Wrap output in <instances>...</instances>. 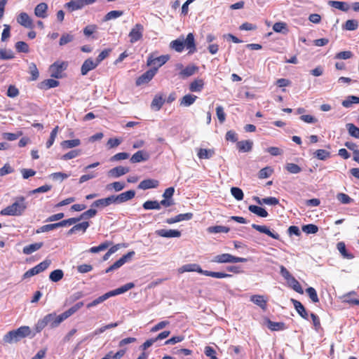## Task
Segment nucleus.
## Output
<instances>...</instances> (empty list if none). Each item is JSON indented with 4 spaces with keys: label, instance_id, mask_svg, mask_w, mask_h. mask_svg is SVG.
Listing matches in <instances>:
<instances>
[{
    "label": "nucleus",
    "instance_id": "obj_1",
    "mask_svg": "<svg viewBox=\"0 0 359 359\" xmlns=\"http://www.w3.org/2000/svg\"><path fill=\"white\" fill-rule=\"evenodd\" d=\"M27 208V202L23 196H18L15 202L1 211L2 215L20 216Z\"/></svg>",
    "mask_w": 359,
    "mask_h": 359
},
{
    "label": "nucleus",
    "instance_id": "obj_2",
    "mask_svg": "<svg viewBox=\"0 0 359 359\" xmlns=\"http://www.w3.org/2000/svg\"><path fill=\"white\" fill-rule=\"evenodd\" d=\"M31 334L32 331L29 326H21L19 328L11 330L5 334L4 337V341L6 343L12 344L30 336Z\"/></svg>",
    "mask_w": 359,
    "mask_h": 359
},
{
    "label": "nucleus",
    "instance_id": "obj_3",
    "mask_svg": "<svg viewBox=\"0 0 359 359\" xmlns=\"http://www.w3.org/2000/svg\"><path fill=\"white\" fill-rule=\"evenodd\" d=\"M248 259L246 258L238 257L231 255V254L224 253L216 255L213 257L212 262L223 264V263H238V262H246Z\"/></svg>",
    "mask_w": 359,
    "mask_h": 359
},
{
    "label": "nucleus",
    "instance_id": "obj_4",
    "mask_svg": "<svg viewBox=\"0 0 359 359\" xmlns=\"http://www.w3.org/2000/svg\"><path fill=\"white\" fill-rule=\"evenodd\" d=\"M68 66L67 62L56 61L49 67L50 76L55 79H60L62 77V73Z\"/></svg>",
    "mask_w": 359,
    "mask_h": 359
},
{
    "label": "nucleus",
    "instance_id": "obj_5",
    "mask_svg": "<svg viewBox=\"0 0 359 359\" xmlns=\"http://www.w3.org/2000/svg\"><path fill=\"white\" fill-rule=\"evenodd\" d=\"M96 0H70L65 4V7L70 12L83 8L84 6L95 3Z\"/></svg>",
    "mask_w": 359,
    "mask_h": 359
},
{
    "label": "nucleus",
    "instance_id": "obj_6",
    "mask_svg": "<svg viewBox=\"0 0 359 359\" xmlns=\"http://www.w3.org/2000/svg\"><path fill=\"white\" fill-rule=\"evenodd\" d=\"M156 72L157 67H153L147 70L137 79L136 85L138 86L149 83L156 75Z\"/></svg>",
    "mask_w": 359,
    "mask_h": 359
},
{
    "label": "nucleus",
    "instance_id": "obj_7",
    "mask_svg": "<svg viewBox=\"0 0 359 359\" xmlns=\"http://www.w3.org/2000/svg\"><path fill=\"white\" fill-rule=\"evenodd\" d=\"M144 27L141 24H136L130 32L128 36L130 42L134 43L142 38Z\"/></svg>",
    "mask_w": 359,
    "mask_h": 359
},
{
    "label": "nucleus",
    "instance_id": "obj_8",
    "mask_svg": "<svg viewBox=\"0 0 359 359\" xmlns=\"http://www.w3.org/2000/svg\"><path fill=\"white\" fill-rule=\"evenodd\" d=\"M169 60L168 55H161L159 57H154L152 55H150L147 58V65L153 66V67H157V69L163 65Z\"/></svg>",
    "mask_w": 359,
    "mask_h": 359
},
{
    "label": "nucleus",
    "instance_id": "obj_9",
    "mask_svg": "<svg viewBox=\"0 0 359 359\" xmlns=\"http://www.w3.org/2000/svg\"><path fill=\"white\" fill-rule=\"evenodd\" d=\"M155 233L163 238H180L182 235L181 231L176 229H158Z\"/></svg>",
    "mask_w": 359,
    "mask_h": 359
},
{
    "label": "nucleus",
    "instance_id": "obj_10",
    "mask_svg": "<svg viewBox=\"0 0 359 359\" xmlns=\"http://www.w3.org/2000/svg\"><path fill=\"white\" fill-rule=\"evenodd\" d=\"M184 47L189 50V53H194L196 51L194 36L193 33H189L184 39L183 37Z\"/></svg>",
    "mask_w": 359,
    "mask_h": 359
},
{
    "label": "nucleus",
    "instance_id": "obj_11",
    "mask_svg": "<svg viewBox=\"0 0 359 359\" xmlns=\"http://www.w3.org/2000/svg\"><path fill=\"white\" fill-rule=\"evenodd\" d=\"M98 66L97 62L92 58H88L84 61L81 68L82 75H86L90 70L95 69Z\"/></svg>",
    "mask_w": 359,
    "mask_h": 359
},
{
    "label": "nucleus",
    "instance_id": "obj_12",
    "mask_svg": "<svg viewBox=\"0 0 359 359\" xmlns=\"http://www.w3.org/2000/svg\"><path fill=\"white\" fill-rule=\"evenodd\" d=\"M130 171L129 168L123 166H117L108 171V176L118 178L128 173Z\"/></svg>",
    "mask_w": 359,
    "mask_h": 359
},
{
    "label": "nucleus",
    "instance_id": "obj_13",
    "mask_svg": "<svg viewBox=\"0 0 359 359\" xmlns=\"http://www.w3.org/2000/svg\"><path fill=\"white\" fill-rule=\"evenodd\" d=\"M17 22L26 28L33 27L32 20L27 13H20L17 17Z\"/></svg>",
    "mask_w": 359,
    "mask_h": 359
},
{
    "label": "nucleus",
    "instance_id": "obj_14",
    "mask_svg": "<svg viewBox=\"0 0 359 359\" xmlns=\"http://www.w3.org/2000/svg\"><path fill=\"white\" fill-rule=\"evenodd\" d=\"M193 214L191 212H187L184 214H179L174 217L168 218L165 220V222L168 224L180 222L182 221H188L192 219Z\"/></svg>",
    "mask_w": 359,
    "mask_h": 359
},
{
    "label": "nucleus",
    "instance_id": "obj_15",
    "mask_svg": "<svg viewBox=\"0 0 359 359\" xmlns=\"http://www.w3.org/2000/svg\"><path fill=\"white\" fill-rule=\"evenodd\" d=\"M252 227L254 229L259 231L260 233H265L274 239H276V240L280 239L279 234H278L277 233H273V232L271 231L270 229L266 226L252 224Z\"/></svg>",
    "mask_w": 359,
    "mask_h": 359
},
{
    "label": "nucleus",
    "instance_id": "obj_16",
    "mask_svg": "<svg viewBox=\"0 0 359 359\" xmlns=\"http://www.w3.org/2000/svg\"><path fill=\"white\" fill-rule=\"evenodd\" d=\"M149 154L143 150H140L135 153L130 158V161L133 163H140L149 160Z\"/></svg>",
    "mask_w": 359,
    "mask_h": 359
},
{
    "label": "nucleus",
    "instance_id": "obj_17",
    "mask_svg": "<svg viewBox=\"0 0 359 359\" xmlns=\"http://www.w3.org/2000/svg\"><path fill=\"white\" fill-rule=\"evenodd\" d=\"M64 226H65V222H64V220H62L57 223L43 225V226L39 227L36 231V233H43V232H48L50 231H53L55 229H57L59 227H64Z\"/></svg>",
    "mask_w": 359,
    "mask_h": 359
},
{
    "label": "nucleus",
    "instance_id": "obj_18",
    "mask_svg": "<svg viewBox=\"0 0 359 359\" xmlns=\"http://www.w3.org/2000/svg\"><path fill=\"white\" fill-rule=\"evenodd\" d=\"M178 271L180 273L196 271L203 275L204 270L197 264H187L181 266Z\"/></svg>",
    "mask_w": 359,
    "mask_h": 359
},
{
    "label": "nucleus",
    "instance_id": "obj_19",
    "mask_svg": "<svg viewBox=\"0 0 359 359\" xmlns=\"http://www.w3.org/2000/svg\"><path fill=\"white\" fill-rule=\"evenodd\" d=\"M159 184V182L156 180L153 179H147L142 180L138 185V189H149L156 188Z\"/></svg>",
    "mask_w": 359,
    "mask_h": 359
},
{
    "label": "nucleus",
    "instance_id": "obj_20",
    "mask_svg": "<svg viewBox=\"0 0 359 359\" xmlns=\"http://www.w3.org/2000/svg\"><path fill=\"white\" fill-rule=\"evenodd\" d=\"M48 11V5L46 3H40L39 4L34 8V14L36 17L40 18H46Z\"/></svg>",
    "mask_w": 359,
    "mask_h": 359
},
{
    "label": "nucleus",
    "instance_id": "obj_21",
    "mask_svg": "<svg viewBox=\"0 0 359 359\" xmlns=\"http://www.w3.org/2000/svg\"><path fill=\"white\" fill-rule=\"evenodd\" d=\"M54 316L53 313L46 315L43 319L38 320L35 325V330L36 332H40L44 327L50 322Z\"/></svg>",
    "mask_w": 359,
    "mask_h": 359
},
{
    "label": "nucleus",
    "instance_id": "obj_22",
    "mask_svg": "<svg viewBox=\"0 0 359 359\" xmlns=\"http://www.w3.org/2000/svg\"><path fill=\"white\" fill-rule=\"evenodd\" d=\"M116 196L118 203L121 204L133 198L135 196V191L134 190H129Z\"/></svg>",
    "mask_w": 359,
    "mask_h": 359
},
{
    "label": "nucleus",
    "instance_id": "obj_23",
    "mask_svg": "<svg viewBox=\"0 0 359 359\" xmlns=\"http://www.w3.org/2000/svg\"><path fill=\"white\" fill-rule=\"evenodd\" d=\"M253 142L251 140H243L238 142L236 144L237 148L239 151L249 152L252 150Z\"/></svg>",
    "mask_w": 359,
    "mask_h": 359
},
{
    "label": "nucleus",
    "instance_id": "obj_24",
    "mask_svg": "<svg viewBox=\"0 0 359 359\" xmlns=\"http://www.w3.org/2000/svg\"><path fill=\"white\" fill-rule=\"evenodd\" d=\"M198 69V67L195 65H189L187 67L184 68L180 71L179 75L182 79H185L189 77L194 74L196 72Z\"/></svg>",
    "mask_w": 359,
    "mask_h": 359
},
{
    "label": "nucleus",
    "instance_id": "obj_25",
    "mask_svg": "<svg viewBox=\"0 0 359 359\" xmlns=\"http://www.w3.org/2000/svg\"><path fill=\"white\" fill-rule=\"evenodd\" d=\"M164 102L165 100L161 95H156L151 102V107L154 111H158L161 109Z\"/></svg>",
    "mask_w": 359,
    "mask_h": 359
},
{
    "label": "nucleus",
    "instance_id": "obj_26",
    "mask_svg": "<svg viewBox=\"0 0 359 359\" xmlns=\"http://www.w3.org/2000/svg\"><path fill=\"white\" fill-rule=\"evenodd\" d=\"M119 293H104L103 295L99 297L98 298L95 299L93 302L88 303L87 304V308H91L93 306H95L97 304L103 302L110 297L118 294Z\"/></svg>",
    "mask_w": 359,
    "mask_h": 359
},
{
    "label": "nucleus",
    "instance_id": "obj_27",
    "mask_svg": "<svg viewBox=\"0 0 359 359\" xmlns=\"http://www.w3.org/2000/svg\"><path fill=\"white\" fill-rule=\"evenodd\" d=\"M251 301L260 306L262 309H266L267 298L263 295L255 294L251 297Z\"/></svg>",
    "mask_w": 359,
    "mask_h": 359
},
{
    "label": "nucleus",
    "instance_id": "obj_28",
    "mask_svg": "<svg viewBox=\"0 0 359 359\" xmlns=\"http://www.w3.org/2000/svg\"><path fill=\"white\" fill-rule=\"evenodd\" d=\"M170 47L177 51V53H181L184 50V45L183 43V36H181L175 40H173L170 43Z\"/></svg>",
    "mask_w": 359,
    "mask_h": 359
},
{
    "label": "nucleus",
    "instance_id": "obj_29",
    "mask_svg": "<svg viewBox=\"0 0 359 359\" xmlns=\"http://www.w3.org/2000/svg\"><path fill=\"white\" fill-rule=\"evenodd\" d=\"M248 210L260 217H266L269 215L267 211L264 208L257 205H250L248 207Z\"/></svg>",
    "mask_w": 359,
    "mask_h": 359
},
{
    "label": "nucleus",
    "instance_id": "obj_30",
    "mask_svg": "<svg viewBox=\"0 0 359 359\" xmlns=\"http://www.w3.org/2000/svg\"><path fill=\"white\" fill-rule=\"evenodd\" d=\"M292 302H293V304H294V306L296 311L299 314V316L301 317H302L303 318L308 320L309 315L306 311V309L302 304V303L297 300H294V299H292Z\"/></svg>",
    "mask_w": 359,
    "mask_h": 359
},
{
    "label": "nucleus",
    "instance_id": "obj_31",
    "mask_svg": "<svg viewBox=\"0 0 359 359\" xmlns=\"http://www.w3.org/2000/svg\"><path fill=\"white\" fill-rule=\"evenodd\" d=\"M43 243L42 242H39L26 245L23 248L22 252L25 255H30L34 252L39 250L43 246Z\"/></svg>",
    "mask_w": 359,
    "mask_h": 359
},
{
    "label": "nucleus",
    "instance_id": "obj_32",
    "mask_svg": "<svg viewBox=\"0 0 359 359\" xmlns=\"http://www.w3.org/2000/svg\"><path fill=\"white\" fill-rule=\"evenodd\" d=\"M215 154V151L213 149H199L198 150V157L201 159H210Z\"/></svg>",
    "mask_w": 359,
    "mask_h": 359
},
{
    "label": "nucleus",
    "instance_id": "obj_33",
    "mask_svg": "<svg viewBox=\"0 0 359 359\" xmlns=\"http://www.w3.org/2000/svg\"><path fill=\"white\" fill-rule=\"evenodd\" d=\"M267 327L272 331L283 330L285 329V325L283 322H273L271 320H267Z\"/></svg>",
    "mask_w": 359,
    "mask_h": 359
},
{
    "label": "nucleus",
    "instance_id": "obj_34",
    "mask_svg": "<svg viewBox=\"0 0 359 359\" xmlns=\"http://www.w3.org/2000/svg\"><path fill=\"white\" fill-rule=\"evenodd\" d=\"M197 96L191 94L184 95L180 100V105L184 107H189L194 103Z\"/></svg>",
    "mask_w": 359,
    "mask_h": 359
},
{
    "label": "nucleus",
    "instance_id": "obj_35",
    "mask_svg": "<svg viewBox=\"0 0 359 359\" xmlns=\"http://www.w3.org/2000/svg\"><path fill=\"white\" fill-rule=\"evenodd\" d=\"M230 229L228 226L217 225L209 226L207 231L210 233H228Z\"/></svg>",
    "mask_w": 359,
    "mask_h": 359
},
{
    "label": "nucleus",
    "instance_id": "obj_36",
    "mask_svg": "<svg viewBox=\"0 0 359 359\" xmlns=\"http://www.w3.org/2000/svg\"><path fill=\"white\" fill-rule=\"evenodd\" d=\"M60 144L64 149H72L79 146L81 144V141L79 139L65 140L62 141Z\"/></svg>",
    "mask_w": 359,
    "mask_h": 359
},
{
    "label": "nucleus",
    "instance_id": "obj_37",
    "mask_svg": "<svg viewBox=\"0 0 359 359\" xmlns=\"http://www.w3.org/2000/svg\"><path fill=\"white\" fill-rule=\"evenodd\" d=\"M204 82L202 79H196L189 85V90L191 92H201L203 88Z\"/></svg>",
    "mask_w": 359,
    "mask_h": 359
},
{
    "label": "nucleus",
    "instance_id": "obj_38",
    "mask_svg": "<svg viewBox=\"0 0 359 359\" xmlns=\"http://www.w3.org/2000/svg\"><path fill=\"white\" fill-rule=\"evenodd\" d=\"M337 248L339 251V252L341 254V255L343 256L344 258H346L348 259H351L354 257V256L352 254L348 253L347 252L346 248V245L344 242H339L337 244Z\"/></svg>",
    "mask_w": 359,
    "mask_h": 359
},
{
    "label": "nucleus",
    "instance_id": "obj_39",
    "mask_svg": "<svg viewBox=\"0 0 359 359\" xmlns=\"http://www.w3.org/2000/svg\"><path fill=\"white\" fill-rule=\"evenodd\" d=\"M329 4L335 8H337L340 11H345V12L348 11L349 9L348 4L346 2H344V1H330L329 2Z\"/></svg>",
    "mask_w": 359,
    "mask_h": 359
},
{
    "label": "nucleus",
    "instance_id": "obj_40",
    "mask_svg": "<svg viewBox=\"0 0 359 359\" xmlns=\"http://www.w3.org/2000/svg\"><path fill=\"white\" fill-rule=\"evenodd\" d=\"M353 104H359V97L349 95L341 103L342 106L346 108L351 107Z\"/></svg>",
    "mask_w": 359,
    "mask_h": 359
},
{
    "label": "nucleus",
    "instance_id": "obj_41",
    "mask_svg": "<svg viewBox=\"0 0 359 359\" xmlns=\"http://www.w3.org/2000/svg\"><path fill=\"white\" fill-rule=\"evenodd\" d=\"M144 210H160L161 206L158 201H147L142 204Z\"/></svg>",
    "mask_w": 359,
    "mask_h": 359
},
{
    "label": "nucleus",
    "instance_id": "obj_42",
    "mask_svg": "<svg viewBox=\"0 0 359 359\" xmlns=\"http://www.w3.org/2000/svg\"><path fill=\"white\" fill-rule=\"evenodd\" d=\"M346 128L350 136L359 139V128L351 123H346Z\"/></svg>",
    "mask_w": 359,
    "mask_h": 359
},
{
    "label": "nucleus",
    "instance_id": "obj_43",
    "mask_svg": "<svg viewBox=\"0 0 359 359\" xmlns=\"http://www.w3.org/2000/svg\"><path fill=\"white\" fill-rule=\"evenodd\" d=\"M351 294V293L344 294L340 298L342 299L343 302L348 303L350 305L359 306V297H351L350 296Z\"/></svg>",
    "mask_w": 359,
    "mask_h": 359
},
{
    "label": "nucleus",
    "instance_id": "obj_44",
    "mask_svg": "<svg viewBox=\"0 0 359 359\" xmlns=\"http://www.w3.org/2000/svg\"><path fill=\"white\" fill-rule=\"evenodd\" d=\"M313 154L314 157L321 161H325L331 156L330 152L325 149H318L314 152Z\"/></svg>",
    "mask_w": 359,
    "mask_h": 359
},
{
    "label": "nucleus",
    "instance_id": "obj_45",
    "mask_svg": "<svg viewBox=\"0 0 359 359\" xmlns=\"http://www.w3.org/2000/svg\"><path fill=\"white\" fill-rule=\"evenodd\" d=\"M286 282L288 286L295 292H304L299 283L293 276Z\"/></svg>",
    "mask_w": 359,
    "mask_h": 359
},
{
    "label": "nucleus",
    "instance_id": "obj_46",
    "mask_svg": "<svg viewBox=\"0 0 359 359\" xmlns=\"http://www.w3.org/2000/svg\"><path fill=\"white\" fill-rule=\"evenodd\" d=\"M358 27V22L356 20H348L343 25L342 28L348 31H353L357 29Z\"/></svg>",
    "mask_w": 359,
    "mask_h": 359
},
{
    "label": "nucleus",
    "instance_id": "obj_47",
    "mask_svg": "<svg viewBox=\"0 0 359 359\" xmlns=\"http://www.w3.org/2000/svg\"><path fill=\"white\" fill-rule=\"evenodd\" d=\"M126 187V183L123 182H114L111 184H107V189L111 190L114 189L115 191H121Z\"/></svg>",
    "mask_w": 359,
    "mask_h": 359
},
{
    "label": "nucleus",
    "instance_id": "obj_48",
    "mask_svg": "<svg viewBox=\"0 0 359 359\" xmlns=\"http://www.w3.org/2000/svg\"><path fill=\"white\" fill-rule=\"evenodd\" d=\"M111 244V242L106 241V242L101 243L98 246H95V247L90 248L88 251L91 253H97L101 251H104V250H107Z\"/></svg>",
    "mask_w": 359,
    "mask_h": 359
},
{
    "label": "nucleus",
    "instance_id": "obj_49",
    "mask_svg": "<svg viewBox=\"0 0 359 359\" xmlns=\"http://www.w3.org/2000/svg\"><path fill=\"white\" fill-rule=\"evenodd\" d=\"M64 276V273L61 269H55L53 271L49 276V278L53 282H57L60 280Z\"/></svg>",
    "mask_w": 359,
    "mask_h": 359
},
{
    "label": "nucleus",
    "instance_id": "obj_50",
    "mask_svg": "<svg viewBox=\"0 0 359 359\" xmlns=\"http://www.w3.org/2000/svg\"><path fill=\"white\" fill-rule=\"evenodd\" d=\"M53 315L54 316V317L50 320L52 327H57L63 320H65V319L67 318V315L64 312L59 316H55V314H53Z\"/></svg>",
    "mask_w": 359,
    "mask_h": 359
},
{
    "label": "nucleus",
    "instance_id": "obj_51",
    "mask_svg": "<svg viewBox=\"0 0 359 359\" xmlns=\"http://www.w3.org/2000/svg\"><path fill=\"white\" fill-rule=\"evenodd\" d=\"M59 127L55 126L51 131L50 137L46 143V148L49 149L54 143L58 133Z\"/></svg>",
    "mask_w": 359,
    "mask_h": 359
},
{
    "label": "nucleus",
    "instance_id": "obj_52",
    "mask_svg": "<svg viewBox=\"0 0 359 359\" xmlns=\"http://www.w3.org/2000/svg\"><path fill=\"white\" fill-rule=\"evenodd\" d=\"M81 154V149L72 150V151L67 152V154H64L61 157V159H62L64 161L70 160V159L74 158L80 156Z\"/></svg>",
    "mask_w": 359,
    "mask_h": 359
},
{
    "label": "nucleus",
    "instance_id": "obj_53",
    "mask_svg": "<svg viewBox=\"0 0 359 359\" xmlns=\"http://www.w3.org/2000/svg\"><path fill=\"white\" fill-rule=\"evenodd\" d=\"M203 275L207 276H211L215 278H224L226 277L231 276L230 274L225 273L223 272H213V271H203Z\"/></svg>",
    "mask_w": 359,
    "mask_h": 359
},
{
    "label": "nucleus",
    "instance_id": "obj_54",
    "mask_svg": "<svg viewBox=\"0 0 359 359\" xmlns=\"http://www.w3.org/2000/svg\"><path fill=\"white\" fill-rule=\"evenodd\" d=\"M302 231L307 234H314L318 231V227L313 224L302 226Z\"/></svg>",
    "mask_w": 359,
    "mask_h": 359
},
{
    "label": "nucleus",
    "instance_id": "obj_55",
    "mask_svg": "<svg viewBox=\"0 0 359 359\" xmlns=\"http://www.w3.org/2000/svg\"><path fill=\"white\" fill-rule=\"evenodd\" d=\"M74 39V35L69 34V33H65L63 34L59 41L60 46H65L70 42H72Z\"/></svg>",
    "mask_w": 359,
    "mask_h": 359
},
{
    "label": "nucleus",
    "instance_id": "obj_56",
    "mask_svg": "<svg viewBox=\"0 0 359 359\" xmlns=\"http://www.w3.org/2000/svg\"><path fill=\"white\" fill-rule=\"evenodd\" d=\"M123 14V11H111L106 14L104 18V21H108L112 19H116L119 18Z\"/></svg>",
    "mask_w": 359,
    "mask_h": 359
},
{
    "label": "nucleus",
    "instance_id": "obj_57",
    "mask_svg": "<svg viewBox=\"0 0 359 359\" xmlns=\"http://www.w3.org/2000/svg\"><path fill=\"white\" fill-rule=\"evenodd\" d=\"M15 48L19 53H27L29 51V46L24 41H18L15 43Z\"/></svg>",
    "mask_w": 359,
    "mask_h": 359
},
{
    "label": "nucleus",
    "instance_id": "obj_58",
    "mask_svg": "<svg viewBox=\"0 0 359 359\" xmlns=\"http://www.w3.org/2000/svg\"><path fill=\"white\" fill-rule=\"evenodd\" d=\"M29 73L32 75V81H36L39 78V73L34 62H31L29 65Z\"/></svg>",
    "mask_w": 359,
    "mask_h": 359
},
{
    "label": "nucleus",
    "instance_id": "obj_59",
    "mask_svg": "<svg viewBox=\"0 0 359 359\" xmlns=\"http://www.w3.org/2000/svg\"><path fill=\"white\" fill-rule=\"evenodd\" d=\"M337 199L342 204H349L353 201V198L344 193H339L337 195Z\"/></svg>",
    "mask_w": 359,
    "mask_h": 359
},
{
    "label": "nucleus",
    "instance_id": "obj_60",
    "mask_svg": "<svg viewBox=\"0 0 359 359\" xmlns=\"http://www.w3.org/2000/svg\"><path fill=\"white\" fill-rule=\"evenodd\" d=\"M15 57L14 53L11 50L1 49L0 60H11Z\"/></svg>",
    "mask_w": 359,
    "mask_h": 359
},
{
    "label": "nucleus",
    "instance_id": "obj_61",
    "mask_svg": "<svg viewBox=\"0 0 359 359\" xmlns=\"http://www.w3.org/2000/svg\"><path fill=\"white\" fill-rule=\"evenodd\" d=\"M83 306V303L82 302H77L64 313L67 315V317L69 318L74 313H76L79 309H80Z\"/></svg>",
    "mask_w": 359,
    "mask_h": 359
},
{
    "label": "nucleus",
    "instance_id": "obj_62",
    "mask_svg": "<svg viewBox=\"0 0 359 359\" xmlns=\"http://www.w3.org/2000/svg\"><path fill=\"white\" fill-rule=\"evenodd\" d=\"M231 194L237 201L243 200L244 196L242 189L238 187H231Z\"/></svg>",
    "mask_w": 359,
    "mask_h": 359
},
{
    "label": "nucleus",
    "instance_id": "obj_63",
    "mask_svg": "<svg viewBox=\"0 0 359 359\" xmlns=\"http://www.w3.org/2000/svg\"><path fill=\"white\" fill-rule=\"evenodd\" d=\"M97 214V210L95 208H92L80 215V219H88L94 217Z\"/></svg>",
    "mask_w": 359,
    "mask_h": 359
},
{
    "label": "nucleus",
    "instance_id": "obj_64",
    "mask_svg": "<svg viewBox=\"0 0 359 359\" xmlns=\"http://www.w3.org/2000/svg\"><path fill=\"white\" fill-rule=\"evenodd\" d=\"M285 169L292 174H297L302 171V168L297 164L293 163H287Z\"/></svg>",
    "mask_w": 359,
    "mask_h": 359
}]
</instances>
